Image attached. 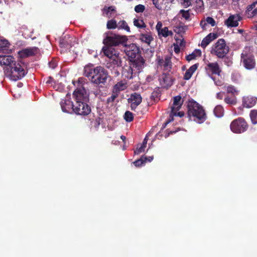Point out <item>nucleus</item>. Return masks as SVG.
Returning a JSON list of instances; mask_svg holds the SVG:
<instances>
[{
    "mask_svg": "<svg viewBox=\"0 0 257 257\" xmlns=\"http://www.w3.org/2000/svg\"><path fill=\"white\" fill-rule=\"evenodd\" d=\"M83 75L86 77L91 83L100 85L104 84L107 80V71L101 66L93 67L92 64L86 65L83 69Z\"/></svg>",
    "mask_w": 257,
    "mask_h": 257,
    "instance_id": "obj_1",
    "label": "nucleus"
},
{
    "mask_svg": "<svg viewBox=\"0 0 257 257\" xmlns=\"http://www.w3.org/2000/svg\"><path fill=\"white\" fill-rule=\"evenodd\" d=\"M187 108L188 116L190 118L192 117L195 121L201 123L207 119V115L203 107L194 100H189Z\"/></svg>",
    "mask_w": 257,
    "mask_h": 257,
    "instance_id": "obj_2",
    "label": "nucleus"
},
{
    "mask_svg": "<svg viewBox=\"0 0 257 257\" xmlns=\"http://www.w3.org/2000/svg\"><path fill=\"white\" fill-rule=\"evenodd\" d=\"M141 54L139 46L134 43L130 44V62H131L130 65L135 67L139 72H140L145 63V60ZM131 70L133 71L131 66H130V71Z\"/></svg>",
    "mask_w": 257,
    "mask_h": 257,
    "instance_id": "obj_3",
    "label": "nucleus"
},
{
    "mask_svg": "<svg viewBox=\"0 0 257 257\" xmlns=\"http://www.w3.org/2000/svg\"><path fill=\"white\" fill-rule=\"evenodd\" d=\"M4 70L6 75L13 81L21 79L26 74L21 64L17 62L12 66L4 68Z\"/></svg>",
    "mask_w": 257,
    "mask_h": 257,
    "instance_id": "obj_4",
    "label": "nucleus"
},
{
    "mask_svg": "<svg viewBox=\"0 0 257 257\" xmlns=\"http://www.w3.org/2000/svg\"><path fill=\"white\" fill-rule=\"evenodd\" d=\"M229 47L223 39H219L212 46L211 53L219 58H224L229 52Z\"/></svg>",
    "mask_w": 257,
    "mask_h": 257,
    "instance_id": "obj_5",
    "label": "nucleus"
},
{
    "mask_svg": "<svg viewBox=\"0 0 257 257\" xmlns=\"http://www.w3.org/2000/svg\"><path fill=\"white\" fill-rule=\"evenodd\" d=\"M230 127L234 133L241 134L247 130L248 124L243 118L238 117L231 122Z\"/></svg>",
    "mask_w": 257,
    "mask_h": 257,
    "instance_id": "obj_6",
    "label": "nucleus"
},
{
    "mask_svg": "<svg viewBox=\"0 0 257 257\" xmlns=\"http://www.w3.org/2000/svg\"><path fill=\"white\" fill-rule=\"evenodd\" d=\"M241 63L247 70L253 69L256 64L254 56L250 52L243 51L241 54Z\"/></svg>",
    "mask_w": 257,
    "mask_h": 257,
    "instance_id": "obj_7",
    "label": "nucleus"
},
{
    "mask_svg": "<svg viewBox=\"0 0 257 257\" xmlns=\"http://www.w3.org/2000/svg\"><path fill=\"white\" fill-rule=\"evenodd\" d=\"M126 40L127 38L125 36L114 35L113 36H107L103 40V44L105 46L112 47L113 46H117L120 44H122Z\"/></svg>",
    "mask_w": 257,
    "mask_h": 257,
    "instance_id": "obj_8",
    "label": "nucleus"
},
{
    "mask_svg": "<svg viewBox=\"0 0 257 257\" xmlns=\"http://www.w3.org/2000/svg\"><path fill=\"white\" fill-rule=\"evenodd\" d=\"M87 102L77 101L73 107L74 112L78 115H87L90 112L91 109Z\"/></svg>",
    "mask_w": 257,
    "mask_h": 257,
    "instance_id": "obj_9",
    "label": "nucleus"
},
{
    "mask_svg": "<svg viewBox=\"0 0 257 257\" xmlns=\"http://www.w3.org/2000/svg\"><path fill=\"white\" fill-rule=\"evenodd\" d=\"M73 97L77 101L88 102L89 101V93L84 86L77 87L73 93Z\"/></svg>",
    "mask_w": 257,
    "mask_h": 257,
    "instance_id": "obj_10",
    "label": "nucleus"
},
{
    "mask_svg": "<svg viewBox=\"0 0 257 257\" xmlns=\"http://www.w3.org/2000/svg\"><path fill=\"white\" fill-rule=\"evenodd\" d=\"M60 105L63 112L72 113L74 112L73 107L74 105L70 99V95L67 94L64 99H62Z\"/></svg>",
    "mask_w": 257,
    "mask_h": 257,
    "instance_id": "obj_11",
    "label": "nucleus"
},
{
    "mask_svg": "<svg viewBox=\"0 0 257 257\" xmlns=\"http://www.w3.org/2000/svg\"><path fill=\"white\" fill-rule=\"evenodd\" d=\"M142 101V97L140 93L135 92L132 93L130 97L131 109L135 110V109L141 104Z\"/></svg>",
    "mask_w": 257,
    "mask_h": 257,
    "instance_id": "obj_12",
    "label": "nucleus"
},
{
    "mask_svg": "<svg viewBox=\"0 0 257 257\" xmlns=\"http://www.w3.org/2000/svg\"><path fill=\"white\" fill-rule=\"evenodd\" d=\"M39 51V50L38 47H29L19 51V54L21 58H24L36 55L38 53Z\"/></svg>",
    "mask_w": 257,
    "mask_h": 257,
    "instance_id": "obj_13",
    "label": "nucleus"
},
{
    "mask_svg": "<svg viewBox=\"0 0 257 257\" xmlns=\"http://www.w3.org/2000/svg\"><path fill=\"white\" fill-rule=\"evenodd\" d=\"M183 104L181 101V97L180 95L176 96L173 98V103L171 107V114H176V111H178L181 108Z\"/></svg>",
    "mask_w": 257,
    "mask_h": 257,
    "instance_id": "obj_14",
    "label": "nucleus"
},
{
    "mask_svg": "<svg viewBox=\"0 0 257 257\" xmlns=\"http://www.w3.org/2000/svg\"><path fill=\"white\" fill-rule=\"evenodd\" d=\"M102 50L104 55L110 59L116 57L118 54L117 51L111 46H104Z\"/></svg>",
    "mask_w": 257,
    "mask_h": 257,
    "instance_id": "obj_15",
    "label": "nucleus"
},
{
    "mask_svg": "<svg viewBox=\"0 0 257 257\" xmlns=\"http://www.w3.org/2000/svg\"><path fill=\"white\" fill-rule=\"evenodd\" d=\"M206 70L211 73V74L220 75L221 69L217 62L209 63L206 67Z\"/></svg>",
    "mask_w": 257,
    "mask_h": 257,
    "instance_id": "obj_16",
    "label": "nucleus"
},
{
    "mask_svg": "<svg viewBox=\"0 0 257 257\" xmlns=\"http://www.w3.org/2000/svg\"><path fill=\"white\" fill-rule=\"evenodd\" d=\"M16 62L15 58L12 56H0V64L5 65V68L12 66Z\"/></svg>",
    "mask_w": 257,
    "mask_h": 257,
    "instance_id": "obj_17",
    "label": "nucleus"
},
{
    "mask_svg": "<svg viewBox=\"0 0 257 257\" xmlns=\"http://www.w3.org/2000/svg\"><path fill=\"white\" fill-rule=\"evenodd\" d=\"M160 82L163 87H169L173 84V79L169 73H163L160 78Z\"/></svg>",
    "mask_w": 257,
    "mask_h": 257,
    "instance_id": "obj_18",
    "label": "nucleus"
},
{
    "mask_svg": "<svg viewBox=\"0 0 257 257\" xmlns=\"http://www.w3.org/2000/svg\"><path fill=\"white\" fill-rule=\"evenodd\" d=\"M257 101V98L252 96L243 97L242 104L244 107L250 108L253 106Z\"/></svg>",
    "mask_w": 257,
    "mask_h": 257,
    "instance_id": "obj_19",
    "label": "nucleus"
},
{
    "mask_svg": "<svg viewBox=\"0 0 257 257\" xmlns=\"http://www.w3.org/2000/svg\"><path fill=\"white\" fill-rule=\"evenodd\" d=\"M218 37L217 33H210L206 36L202 41L201 46L203 48H205L212 41L216 39Z\"/></svg>",
    "mask_w": 257,
    "mask_h": 257,
    "instance_id": "obj_20",
    "label": "nucleus"
},
{
    "mask_svg": "<svg viewBox=\"0 0 257 257\" xmlns=\"http://www.w3.org/2000/svg\"><path fill=\"white\" fill-rule=\"evenodd\" d=\"M240 20V17L238 15H232L225 21V24L228 27H234L238 25V21Z\"/></svg>",
    "mask_w": 257,
    "mask_h": 257,
    "instance_id": "obj_21",
    "label": "nucleus"
},
{
    "mask_svg": "<svg viewBox=\"0 0 257 257\" xmlns=\"http://www.w3.org/2000/svg\"><path fill=\"white\" fill-rule=\"evenodd\" d=\"M246 12L248 17L257 16V1L249 5Z\"/></svg>",
    "mask_w": 257,
    "mask_h": 257,
    "instance_id": "obj_22",
    "label": "nucleus"
},
{
    "mask_svg": "<svg viewBox=\"0 0 257 257\" xmlns=\"http://www.w3.org/2000/svg\"><path fill=\"white\" fill-rule=\"evenodd\" d=\"M198 67V64H195L192 65L187 71H186L183 79L186 80H189L192 77L193 74L195 72Z\"/></svg>",
    "mask_w": 257,
    "mask_h": 257,
    "instance_id": "obj_23",
    "label": "nucleus"
},
{
    "mask_svg": "<svg viewBox=\"0 0 257 257\" xmlns=\"http://www.w3.org/2000/svg\"><path fill=\"white\" fill-rule=\"evenodd\" d=\"M154 38L152 37L150 32L147 33H141L140 34V40L148 45H150L151 42L153 40Z\"/></svg>",
    "mask_w": 257,
    "mask_h": 257,
    "instance_id": "obj_24",
    "label": "nucleus"
},
{
    "mask_svg": "<svg viewBox=\"0 0 257 257\" xmlns=\"http://www.w3.org/2000/svg\"><path fill=\"white\" fill-rule=\"evenodd\" d=\"M103 11L105 13L106 16L108 18H113L116 15V11L113 6L105 7Z\"/></svg>",
    "mask_w": 257,
    "mask_h": 257,
    "instance_id": "obj_25",
    "label": "nucleus"
},
{
    "mask_svg": "<svg viewBox=\"0 0 257 257\" xmlns=\"http://www.w3.org/2000/svg\"><path fill=\"white\" fill-rule=\"evenodd\" d=\"M126 88V83L120 81L116 84L113 88V92L114 93H119L120 91L123 90Z\"/></svg>",
    "mask_w": 257,
    "mask_h": 257,
    "instance_id": "obj_26",
    "label": "nucleus"
},
{
    "mask_svg": "<svg viewBox=\"0 0 257 257\" xmlns=\"http://www.w3.org/2000/svg\"><path fill=\"white\" fill-rule=\"evenodd\" d=\"M178 16H181V18L184 19L186 21H189L191 20L190 12L189 10H181L179 12Z\"/></svg>",
    "mask_w": 257,
    "mask_h": 257,
    "instance_id": "obj_27",
    "label": "nucleus"
},
{
    "mask_svg": "<svg viewBox=\"0 0 257 257\" xmlns=\"http://www.w3.org/2000/svg\"><path fill=\"white\" fill-rule=\"evenodd\" d=\"M214 113L217 117H221L223 115L224 109L221 105H217L214 109Z\"/></svg>",
    "mask_w": 257,
    "mask_h": 257,
    "instance_id": "obj_28",
    "label": "nucleus"
},
{
    "mask_svg": "<svg viewBox=\"0 0 257 257\" xmlns=\"http://www.w3.org/2000/svg\"><path fill=\"white\" fill-rule=\"evenodd\" d=\"M158 33L159 36L161 35L162 36H163L165 38H166L169 36H172L173 35L172 31H169L168 30V27H167L163 28V29H162L160 31V33Z\"/></svg>",
    "mask_w": 257,
    "mask_h": 257,
    "instance_id": "obj_29",
    "label": "nucleus"
},
{
    "mask_svg": "<svg viewBox=\"0 0 257 257\" xmlns=\"http://www.w3.org/2000/svg\"><path fill=\"white\" fill-rule=\"evenodd\" d=\"M224 101L227 104L234 105L236 103V98L235 95L232 96H226L224 98Z\"/></svg>",
    "mask_w": 257,
    "mask_h": 257,
    "instance_id": "obj_30",
    "label": "nucleus"
},
{
    "mask_svg": "<svg viewBox=\"0 0 257 257\" xmlns=\"http://www.w3.org/2000/svg\"><path fill=\"white\" fill-rule=\"evenodd\" d=\"M106 27L108 29H114L117 28L116 21L113 19L108 21Z\"/></svg>",
    "mask_w": 257,
    "mask_h": 257,
    "instance_id": "obj_31",
    "label": "nucleus"
},
{
    "mask_svg": "<svg viewBox=\"0 0 257 257\" xmlns=\"http://www.w3.org/2000/svg\"><path fill=\"white\" fill-rule=\"evenodd\" d=\"M226 90L227 93H231L232 95L237 94L238 92V91L236 89V88L231 85L226 86Z\"/></svg>",
    "mask_w": 257,
    "mask_h": 257,
    "instance_id": "obj_32",
    "label": "nucleus"
},
{
    "mask_svg": "<svg viewBox=\"0 0 257 257\" xmlns=\"http://www.w3.org/2000/svg\"><path fill=\"white\" fill-rule=\"evenodd\" d=\"M184 115V112L183 111H179L178 112H177V111H176V115H173V114H171V112L170 113V117L169 118V120H167L165 123H164V127H165L166 125L169 123L170 122H171V121H173L174 118H173V117L174 116H179L180 117H182Z\"/></svg>",
    "mask_w": 257,
    "mask_h": 257,
    "instance_id": "obj_33",
    "label": "nucleus"
},
{
    "mask_svg": "<svg viewBox=\"0 0 257 257\" xmlns=\"http://www.w3.org/2000/svg\"><path fill=\"white\" fill-rule=\"evenodd\" d=\"M250 117L252 123H257V110H252L250 112Z\"/></svg>",
    "mask_w": 257,
    "mask_h": 257,
    "instance_id": "obj_34",
    "label": "nucleus"
},
{
    "mask_svg": "<svg viewBox=\"0 0 257 257\" xmlns=\"http://www.w3.org/2000/svg\"><path fill=\"white\" fill-rule=\"evenodd\" d=\"M134 24L135 26L139 28H145L146 27V25L143 20H141L135 19L134 21Z\"/></svg>",
    "mask_w": 257,
    "mask_h": 257,
    "instance_id": "obj_35",
    "label": "nucleus"
},
{
    "mask_svg": "<svg viewBox=\"0 0 257 257\" xmlns=\"http://www.w3.org/2000/svg\"><path fill=\"white\" fill-rule=\"evenodd\" d=\"M187 29V27L186 26L180 25L175 27L174 31L178 34L183 33L185 32Z\"/></svg>",
    "mask_w": 257,
    "mask_h": 257,
    "instance_id": "obj_36",
    "label": "nucleus"
},
{
    "mask_svg": "<svg viewBox=\"0 0 257 257\" xmlns=\"http://www.w3.org/2000/svg\"><path fill=\"white\" fill-rule=\"evenodd\" d=\"M117 28L118 29H124L127 31H128V26H127V24L126 22L124 21H120L118 24H117Z\"/></svg>",
    "mask_w": 257,
    "mask_h": 257,
    "instance_id": "obj_37",
    "label": "nucleus"
},
{
    "mask_svg": "<svg viewBox=\"0 0 257 257\" xmlns=\"http://www.w3.org/2000/svg\"><path fill=\"white\" fill-rule=\"evenodd\" d=\"M171 61L169 58H166L163 64V66L164 67V68L166 70H168V68H170L171 66Z\"/></svg>",
    "mask_w": 257,
    "mask_h": 257,
    "instance_id": "obj_38",
    "label": "nucleus"
},
{
    "mask_svg": "<svg viewBox=\"0 0 257 257\" xmlns=\"http://www.w3.org/2000/svg\"><path fill=\"white\" fill-rule=\"evenodd\" d=\"M153 159V156H147L146 155H143L140 158L137 159L136 161H152Z\"/></svg>",
    "mask_w": 257,
    "mask_h": 257,
    "instance_id": "obj_39",
    "label": "nucleus"
},
{
    "mask_svg": "<svg viewBox=\"0 0 257 257\" xmlns=\"http://www.w3.org/2000/svg\"><path fill=\"white\" fill-rule=\"evenodd\" d=\"M145 10V6L140 4L135 7V11L137 13H143Z\"/></svg>",
    "mask_w": 257,
    "mask_h": 257,
    "instance_id": "obj_40",
    "label": "nucleus"
},
{
    "mask_svg": "<svg viewBox=\"0 0 257 257\" xmlns=\"http://www.w3.org/2000/svg\"><path fill=\"white\" fill-rule=\"evenodd\" d=\"M45 81L46 84L48 86H52L55 83L54 79L53 77L49 76L46 79H44V82Z\"/></svg>",
    "mask_w": 257,
    "mask_h": 257,
    "instance_id": "obj_41",
    "label": "nucleus"
},
{
    "mask_svg": "<svg viewBox=\"0 0 257 257\" xmlns=\"http://www.w3.org/2000/svg\"><path fill=\"white\" fill-rule=\"evenodd\" d=\"M145 148L141 144L137 145L136 149L134 151L135 154H139L145 151Z\"/></svg>",
    "mask_w": 257,
    "mask_h": 257,
    "instance_id": "obj_42",
    "label": "nucleus"
},
{
    "mask_svg": "<svg viewBox=\"0 0 257 257\" xmlns=\"http://www.w3.org/2000/svg\"><path fill=\"white\" fill-rule=\"evenodd\" d=\"M117 96H118V94L117 93H114L112 91V94L111 95V96L109 97L107 99V103L108 104L112 103L114 101V100H115V99L117 97Z\"/></svg>",
    "mask_w": 257,
    "mask_h": 257,
    "instance_id": "obj_43",
    "label": "nucleus"
},
{
    "mask_svg": "<svg viewBox=\"0 0 257 257\" xmlns=\"http://www.w3.org/2000/svg\"><path fill=\"white\" fill-rule=\"evenodd\" d=\"M146 162H133L131 164L132 167L134 166L136 167H142L145 165Z\"/></svg>",
    "mask_w": 257,
    "mask_h": 257,
    "instance_id": "obj_44",
    "label": "nucleus"
},
{
    "mask_svg": "<svg viewBox=\"0 0 257 257\" xmlns=\"http://www.w3.org/2000/svg\"><path fill=\"white\" fill-rule=\"evenodd\" d=\"M211 78L213 80L214 83L217 86H222L223 84V82L222 79H216L215 77H211Z\"/></svg>",
    "mask_w": 257,
    "mask_h": 257,
    "instance_id": "obj_45",
    "label": "nucleus"
},
{
    "mask_svg": "<svg viewBox=\"0 0 257 257\" xmlns=\"http://www.w3.org/2000/svg\"><path fill=\"white\" fill-rule=\"evenodd\" d=\"M101 121V118L99 117H97L95 119L94 121H92L91 123L93 124L95 127H98L100 124V121Z\"/></svg>",
    "mask_w": 257,
    "mask_h": 257,
    "instance_id": "obj_46",
    "label": "nucleus"
},
{
    "mask_svg": "<svg viewBox=\"0 0 257 257\" xmlns=\"http://www.w3.org/2000/svg\"><path fill=\"white\" fill-rule=\"evenodd\" d=\"M140 88L139 82L136 83H131L130 84V88L134 91L138 90Z\"/></svg>",
    "mask_w": 257,
    "mask_h": 257,
    "instance_id": "obj_47",
    "label": "nucleus"
},
{
    "mask_svg": "<svg viewBox=\"0 0 257 257\" xmlns=\"http://www.w3.org/2000/svg\"><path fill=\"white\" fill-rule=\"evenodd\" d=\"M206 21L207 24H210L211 26L213 27L215 25V20L211 17H208L206 18Z\"/></svg>",
    "mask_w": 257,
    "mask_h": 257,
    "instance_id": "obj_48",
    "label": "nucleus"
},
{
    "mask_svg": "<svg viewBox=\"0 0 257 257\" xmlns=\"http://www.w3.org/2000/svg\"><path fill=\"white\" fill-rule=\"evenodd\" d=\"M9 45L10 43L7 40H1L0 41V49L2 48L3 47L8 48Z\"/></svg>",
    "mask_w": 257,
    "mask_h": 257,
    "instance_id": "obj_49",
    "label": "nucleus"
},
{
    "mask_svg": "<svg viewBox=\"0 0 257 257\" xmlns=\"http://www.w3.org/2000/svg\"><path fill=\"white\" fill-rule=\"evenodd\" d=\"M49 66L50 68L54 69L57 66V63L56 62V61L55 60H52L49 63Z\"/></svg>",
    "mask_w": 257,
    "mask_h": 257,
    "instance_id": "obj_50",
    "label": "nucleus"
},
{
    "mask_svg": "<svg viewBox=\"0 0 257 257\" xmlns=\"http://www.w3.org/2000/svg\"><path fill=\"white\" fill-rule=\"evenodd\" d=\"M196 56L194 53H192L191 54H189L186 57V59L188 61H190L194 59H195Z\"/></svg>",
    "mask_w": 257,
    "mask_h": 257,
    "instance_id": "obj_51",
    "label": "nucleus"
},
{
    "mask_svg": "<svg viewBox=\"0 0 257 257\" xmlns=\"http://www.w3.org/2000/svg\"><path fill=\"white\" fill-rule=\"evenodd\" d=\"M78 83L81 85V86H83V85L87 83V79L84 77H80L78 79Z\"/></svg>",
    "mask_w": 257,
    "mask_h": 257,
    "instance_id": "obj_52",
    "label": "nucleus"
},
{
    "mask_svg": "<svg viewBox=\"0 0 257 257\" xmlns=\"http://www.w3.org/2000/svg\"><path fill=\"white\" fill-rule=\"evenodd\" d=\"M162 27V23L161 22L159 21L157 23V25L156 26V29L158 32V33H160V31L163 29Z\"/></svg>",
    "mask_w": 257,
    "mask_h": 257,
    "instance_id": "obj_53",
    "label": "nucleus"
},
{
    "mask_svg": "<svg viewBox=\"0 0 257 257\" xmlns=\"http://www.w3.org/2000/svg\"><path fill=\"white\" fill-rule=\"evenodd\" d=\"M153 3V4L155 5V7L158 9L161 10V7L160 6V5L159 3V0H151Z\"/></svg>",
    "mask_w": 257,
    "mask_h": 257,
    "instance_id": "obj_54",
    "label": "nucleus"
},
{
    "mask_svg": "<svg viewBox=\"0 0 257 257\" xmlns=\"http://www.w3.org/2000/svg\"><path fill=\"white\" fill-rule=\"evenodd\" d=\"M224 92H220L217 93L216 94V97L218 99H222L223 97Z\"/></svg>",
    "mask_w": 257,
    "mask_h": 257,
    "instance_id": "obj_55",
    "label": "nucleus"
},
{
    "mask_svg": "<svg viewBox=\"0 0 257 257\" xmlns=\"http://www.w3.org/2000/svg\"><path fill=\"white\" fill-rule=\"evenodd\" d=\"M200 26L203 29H204L205 28V26H206L207 25V22L206 21H203L202 20L201 22H200Z\"/></svg>",
    "mask_w": 257,
    "mask_h": 257,
    "instance_id": "obj_56",
    "label": "nucleus"
},
{
    "mask_svg": "<svg viewBox=\"0 0 257 257\" xmlns=\"http://www.w3.org/2000/svg\"><path fill=\"white\" fill-rule=\"evenodd\" d=\"M124 118L126 121L128 122V110L125 111L124 115Z\"/></svg>",
    "mask_w": 257,
    "mask_h": 257,
    "instance_id": "obj_57",
    "label": "nucleus"
},
{
    "mask_svg": "<svg viewBox=\"0 0 257 257\" xmlns=\"http://www.w3.org/2000/svg\"><path fill=\"white\" fill-rule=\"evenodd\" d=\"M180 49L179 47L177 45H174V52L176 53H178L180 52Z\"/></svg>",
    "mask_w": 257,
    "mask_h": 257,
    "instance_id": "obj_58",
    "label": "nucleus"
},
{
    "mask_svg": "<svg viewBox=\"0 0 257 257\" xmlns=\"http://www.w3.org/2000/svg\"><path fill=\"white\" fill-rule=\"evenodd\" d=\"M165 60L163 59H160L158 60V64L159 65L163 66Z\"/></svg>",
    "mask_w": 257,
    "mask_h": 257,
    "instance_id": "obj_59",
    "label": "nucleus"
},
{
    "mask_svg": "<svg viewBox=\"0 0 257 257\" xmlns=\"http://www.w3.org/2000/svg\"><path fill=\"white\" fill-rule=\"evenodd\" d=\"M134 119V114L130 112V122L133 121Z\"/></svg>",
    "mask_w": 257,
    "mask_h": 257,
    "instance_id": "obj_60",
    "label": "nucleus"
},
{
    "mask_svg": "<svg viewBox=\"0 0 257 257\" xmlns=\"http://www.w3.org/2000/svg\"><path fill=\"white\" fill-rule=\"evenodd\" d=\"M120 138L122 140L123 143H125L126 137L125 136H120Z\"/></svg>",
    "mask_w": 257,
    "mask_h": 257,
    "instance_id": "obj_61",
    "label": "nucleus"
},
{
    "mask_svg": "<svg viewBox=\"0 0 257 257\" xmlns=\"http://www.w3.org/2000/svg\"><path fill=\"white\" fill-rule=\"evenodd\" d=\"M147 144V142H145L143 140L142 144H141V145H142L143 147H144L146 148Z\"/></svg>",
    "mask_w": 257,
    "mask_h": 257,
    "instance_id": "obj_62",
    "label": "nucleus"
},
{
    "mask_svg": "<svg viewBox=\"0 0 257 257\" xmlns=\"http://www.w3.org/2000/svg\"><path fill=\"white\" fill-rule=\"evenodd\" d=\"M144 141H145V142H148V134H147L146 136L145 139H144Z\"/></svg>",
    "mask_w": 257,
    "mask_h": 257,
    "instance_id": "obj_63",
    "label": "nucleus"
},
{
    "mask_svg": "<svg viewBox=\"0 0 257 257\" xmlns=\"http://www.w3.org/2000/svg\"><path fill=\"white\" fill-rule=\"evenodd\" d=\"M144 141H145V142H148V134H147L146 136L145 139H144Z\"/></svg>",
    "mask_w": 257,
    "mask_h": 257,
    "instance_id": "obj_64",
    "label": "nucleus"
}]
</instances>
